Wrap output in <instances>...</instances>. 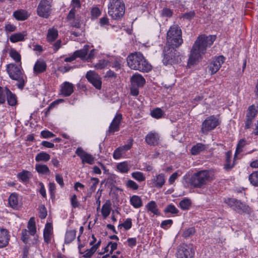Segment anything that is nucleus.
<instances>
[{
  "label": "nucleus",
  "mask_w": 258,
  "mask_h": 258,
  "mask_svg": "<svg viewBox=\"0 0 258 258\" xmlns=\"http://www.w3.org/2000/svg\"><path fill=\"white\" fill-rule=\"evenodd\" d=\"M237 204V208H235V211L238 213H242L247 211L248 207L245 204L241 202L240 201H238Z\"/></svg>",
  "instance_id": "de8ad7c7"
},
{
  "label": "nucleus",
  "mask_w": 258,
  "mask_h": 258,
  "mask_svg": "<svg viewBox=\"0 0 258 258\" xmlns=\"http://www.w3.org/2000/svg\"><path fill=\"white\" fill-rule=\"evenodd\" d=\"M122 119V115L120 113H117L111 123L108 131V134H113L115 132L119 130L120 122Z\"/></svg>",
  "instance_id": "dca6fc26"
},
{
  "label": "nucleus",
  "mask_w": 258,
  "mask_h": 258,
  "mask_svg": "<svg viewBox=\"0 0 258 258\" xmlns=\"http://www.w3.org/2000/svg\"><path fill=\"white\" fill-rule=\"evenodd\" d=\"M131 204L135 208H139L142 206V201L140 197L134 195L130 198Z\"/></svg>",
  "instance_id": "c756f323"
},
{
  "label": "nucleus",
  "mask_w": 258,
  "mask_h": 258,
  "mask_svg": "<svg viewBox=\"0 0 258 258\" xmlns=\"http://www.w3.org/2000/svg\"><path fill=\"white\" fill-rule=\"evenodd\" d=\"M176 47L166 46L163 52V62L164 64L178 63L181 61L180 53L175 49Z\"/></svg>",
  "instance_id": "0eeeda50"
},
{
  "label": "nucleus",
  "mask_w": 258,
  "mask_h": 258,
  "mask_svg": "<svg viewBox=\"0 0 258 258\" xmlns=\"http://www.w3.org/2000/svg\"><path fill=\"white\" fill-rule=\"evenodd\" d=\"M195 15L196 13L194 11H190L189 12L184 13L182 17L183 19L190 20L192 19L195 16Z\"/></svg>",
  "instance_id": "0e129e2a"
},
{
  "label": "nucleus",
  "mask_w": 258,
  "mask_h": 258,
  "mask_svg": "<svg viewBox=\"0 0 258 258\" xmlns=\"http://www.w3.org/2000/svg\"><path fill=\"white\" fill-rule=\"evenodd\" d=\"M132 176L136 180L142 182L145 180V177L142 172L136 171L132 173Z\"/></svg>",
  "instance_id": "09e8293b"
},
{
  "label": "nucleus",
  "mask_w": 258,
  "mask_h": 258,
  "mask_svg": "<svg viewBox=\"0 0 258 258\" xmlns=\"http://www.w3.org/2000/svg\"><path fill=\"white\" fill-rule=\"evenodd\" d=\"M257 112L258 110L254 105L252 104L248 107L246 115L245 128L250 127L251 124L256 116Z\"/></svg>",
  "instance_id": "ddd939ff"
},
{
  "label": "nucleus",
  "mask_w": 258,
  "mask_h": 258,
  "mask_svg": "<svg viewBox=\"0 0 258 258\" xmlns=\"http://www.w3.org/2000/svg\"><path fill=\"white\" fill-rule=\"evenodd\" d=\"M165 213H170L173 214H176L178 213V210L173 205H169L164 209Z\"/></svg>",
  "instance_id": "3c124183"
},
{
  "label": "nucleus",
  "mask_w": 258,
  "mask_h": 258,
  "mask_svg": "<svg viewBox=\"0 0 258 258\" xmlns=\"http://www.w3.org/2000/svg\"><path fill=\"white\" fill-rule=\"evenodd\" d=\"M58 37V31L55 28H51L48 30L47 34V41L49 43L53 42Z\"/></svg>",
  "instance_id": "cd10ccee"
},
{
  "label": "nucleus",
  "mask_w": 258,
  "mask_h": 258,
  "mask_svg": "<svg viewBox=\"0 0 258 258\" xmlns=\"http://www.w3.org/2000/svg\"><path fill=\"white\" fill-rule=\"evenodd\" d=\"M117 169L122 173H127L130 167L126 162H122L117 164Z\"/></svg>",
  "instance_id": "58836bf2"
},
{
  "label": "nucleus",
  "mask_w": 258,
  "mask_h": 258,
  "mask_svg": "<svg viewBox=\"0 0 258 258\" xmlns=\"http://www.w3.org/2000/svg\"><path fill=\"white\" fill-rule=\"evenodd\" d=\"M146 208L148 211L151 212L154 214L156 215H159L157 204L154 201H152L148 203L146 205Z\"/></svg>",
  "instance_id": "e433bc0d"
},
{
  "label": "nucleus",
  "mask_w": 258,
  "mask_h": 258,
  "mask_svg": "<svg viewBox=\"0 0 258 258\" xmlns=\"http://www.w3.org/2000/svg\"><path fill=\"white\" fill-rule=\"evenodd\" d=\"M225 61V57L220 55L214 59L209 65V71L212 75L216 74Z\"/></svg>",
  "instance_id": "2eb2a0df"
},
{
  "label": "nucleus",
  "mask_w": 258,
  "mask_h": 258,
  "mask_svg": "<svg viewBox=\"0 0 258 258\" xmlns=\"http://www.w3.org/2000/svg\"><path fill=\"white\" fill-rule=\"evenodd\" d=\"M74 92V86L72 83L65 82L61 85V93L65 96H70Z\"/></svg>",
  "instance_id": "aec40b11"
},
{
  "label": "nucleus",
  "mask_w": 258,
  "mask_h": 258,
  "mask_svg": "<svg viewBox=\"0 0 258 258\" xmlns=\"http://www.w3.org/2000/svg\"><path fill=\"white\" fill-rule=\"evenodd\" d=\"M154 186L157 188H161L165 182L164 174L161 173L155 176L152 179Z\"/></svg>",
  "instance_id": "393cba45"
},
{
  "label": "nucleus",
  "mask_w": 258,
  "mask_h": 258,
  "mask_svg": "<svg viewBox=\"0 0 258 258\" xmlns=\"http://www.w3.org/2000/svg\"><path fill=\"white\" fill-rule=\"evenodd\" d=\"M52 0H41L37 8V15L44 18H48L51 12Z\"/></svg>",
  "instance_id": "6e6552de"
},
{
  "label": "nucleus",
  "mask_w": 258,
  "mask_h": 258,
  "mask_svg": "<svg viewBox=\"0 0 258 258\" xmlns=\"http://www.w3.org/2000/svg\"><path fill=\"white\" fill-rule=\"evenodd\" d=\"M172 224L173 221L172 220H166L161 222L160 226L164 229H167L172 225Z\"/></svg>",
  "instance_id": "4d7b16f0"
},
{
  "label": "nucleus",
  "mask_w": 258,
  "mask_h": 258,
  "mask_svg": "<svg viewBox=\"0 0 258 258\" xmlns=\"http://www.w3.org/2000/svg\"><path fill=\"white\" fill-rule=\"evenodd\" d=\"M18 198L16 194H12L9 198V203L10 206L15 209L18 206Z\"/></svg>",
  "instance_id": "c03bdc74"
},
{
  "label": "nucleus",
  "mask_w": 258,
  "mask_h": 258,
  "mask_svg": "<svg viewBox=\"0 0 258 258\" xmlns=\"http://www.w3.org/2000/svg\"><path fill=\"white\" fill-rule=\"evenodd\" d=\"M125 7L120 0H110L108 14L114 20H120L124 15Z\"/></svg>",
  "instance_id": "423d86ee"
},
{
  "label": "nucleus",
  "mask_w": 258,
  "mask_h": 258,
  "mask_svg": "<svg viewBox=\"0 0 258 258\" xmlns=\"http://www.w3.org/2000/svg\"><path fill=\"white\" fill-rule=\"evenodd\" d=\"M194 254L192 245L184 244L179 246L176 253L177 258H192Z\"/></svg>",
  "instance_id": "9d476101"
},
{
  "label": "nucleus",
  "mask_w": 258,
  "mask_h": 258,
  "mask_svg": "<svg viewBox=\"0 0 258 258\" xmlns=\"http://www.w3.org/2000/svg\"><path fill=\"white\" fill-rule=\"evenodd\" d=\"M161 15L164 17H171L173 15V12L169 8H164L161 11Z\"/></svg>",
  "instance_id": "6e6d98bb"
},
{
  "label": "nucleus",
  "mask_w": 258,
  "mask_h": 258,
  "mask_svg": "<svg viewBox=\"0 0 258 258\" xmlns=\"http://www.w3.org/2000/svg\"><path fill=\"white\" fill-rule=\"evenodd\" d=\"M39 217L41 219H44L46 218L47 213L46 208L44 205H41L39 207Z\"/></svg>",
  "instance_id": "5fc2aeb1"
},
{
  "label": "nucleus",
  "mask_w": 258,
  "mask_h": 258,
  "mask_svg": "<svg viewBox=\"0 0 258 258\" xmlns=\"http://www.w3.org/2000/svg\"><path fill=\"white\" fill-rule=\"evenodd\" d=\"M215 39V35H199L190 49L187 65L189 67L194 66L201 60L207 48L211 47Z\"/></svg>",
  "instance_id": "f257e3e1"
},
{
  "label": "nucleus",
  "mask_w": 258,
  "mask_h": 258,
  "mask_svg": "<svg viewBox=\"0 0 258 258\" xmlns=\"http://www.w3.org/2000/svg\"><path fill=\"white\" fill-rule=\"evenodd\" d=\"M99 24L101 27L108 26L109 25L108 18L106 16L100 18L99 20Z\"/></svg>",
  "instance_id": "e2e57ef3"
},
{
  "label": "nucleus",
  "mask_w": 258,
  "mask_h": 258,
  "mask_svg": "<svg viewBox=\"0 0 258 258\" xmlns=\"http://www.w3.org/2000/svg\"><path fill=\"white\" fill-rule=\"evenodd\" d=\"M183 43L182 31L178 25L170 27L167 33V46L178 47Z\"/></svg>",
  "instance_id": "39448f33"
},
{
  "label": "nucleus",
  "mask_w": 258,
  "mask_h": 258,
  "mask_svg": "<svg viewBox=\"0 0 258 258\" xmlns=\"http://www.w3.org/2000/svg\"><path fill=\"white\" fill-rule=\"evenodd\" d=\"M41 135L43 138H52L55 135L51 132L48 131H43L41 133Z\"/></svg>",
  "instance_id": "69168bd1"
},
{
  "label": "nucleus",
  "mask_w": 258,
  "mask_h": 258,
  "mask_svg": "<svg viewBox=\"0 0 258 258\" xmlns=\"http://www.w3.org/2000/svg\"><path fill=\"white\" fill-rule=\"evenodd\" d=\"M13 16L18 21H24L28 19L30 15L25 10L20 9L15 11Z\"/></svg>",
  "instance_id": "b1692460"
},
{
  "label": "nucleus",
  "mask_w": 258,
  "mask_h": 258,
  "mask_svg": "<svg viewBox=\"0 0 258 258\" xmlns=\"http://www.w3.org/2000/svg\"><path fill=\"white\" fill-rule=\"evenodd\" d=\"M245 145H246V141L245 140L241 139L239 141V142L237 145V148L236 149L235 156H234V159L236 158V157L237 154H239L240 152H242V148L245 146Z\"/></svg>",
  "instance_id": "8fccbe9b"
},
{
  "label": "nucleus",
  "mask_w": 258,
  "mask_h": 258,
  "mask_svg": "<svg viewBox=\"0 0 258 258\" xmlns=\"http://www.w3.org/2000/svg\"><path fill=\"white\" fill-rule=\"evenodd\" d=\"M238 200L232 198H228L225 200V203L229 206L230 207L233 208L234 206L235 203L238 202Z\"/></svg>",
  "instance_id": "338daca9"
},
{
  "label": "nucleus",
  "mask_w": 258,
  "mask_h": 258,
  "mask_svg": "<svg viewBox=\"0 0 258 258\" xmlns=\"http://www.w3.org/2000/svg\"><path fill=\"white\" fill-rule=\"evenodd\" d=\"M125 186L131 189L137 190L139 188V185L133 180L128 179L125 183Z\"/></svg>",
  "instance_id": "603ef678"
},
{
  "label": "nucleus",
  "mask_w": 258,
  "mask_h": 258,
  "mask_svg": "<svg viewBox=\"0 0 258 258\" xmlns=\"http://www.w3.org/2000/svg\"><path fill=\"white\" fill-rule=\"evenodd\" d=\"M101 14V11L99 8L93 7L91 10V19L95 20L98 18Z\"/></svg>",
  "instance_id": "49530a36"
},
{
  "label": "nucleus",
  "mask_w": 258,
  "mask_h": 258,
  "mask_svg": "<svg viewBox=\"0 0 258 258\" xmlns=\"http://www.w3.org/2000/svg\"><path fill=\"white\" fill-rule=\"evenodd\" d=\"M10 56L16 62H20L21 64V56L20 54L15 49H11L9 52Z\"/></svg>",
  "instance_id": "a19ab883"
},
{
  "label": "nucleus",
  "mask_w": 258,
  "mask_h": 258,
  "mask_svg": "<svg viewBox=\"0 0 258 258\" xmlns=\"http://www.w3.org/2000/svg\"><path fill=\"white\" fill-rule=\"evenodd\" d=\"M6 94L7 95L8 103L10 106H15L17 104V98L16 95L7 88H6Z\"/></svg>",
  "instance_id": "a878e982"
},
{
  "label": "nucleus",
  "mask_w": 258,
  "mask_h": 258,
  "mask_svg": "<svg viewBox=\"0 0 258 258\" xmlns=\"http://www.w3.org/2000/svg\"><path fill=\"white\" fill-rule=\"evenodd\" d=\"M231 157L232 152L231 151L227 152L226 153L225 163L224 165V168L227 171H230L235 165V162L234 161L235 158H234V160L232 162Z\"/></svg>",
  "instance_id": "5701e85b"
},
{
  "label": "nucleus",
  "mask_w": 258,
  "mask_h": 258,
  "mask_svg": "<svg viewBox=\"0 0 258 258\" xmlns=\"http://www.w3.org/2000/svg\"><path fill=\"white\" fill-rule=\"evenodd\" d=\"M210 173L207 170H201L192 175L185 174L183 179L188 186L204 188L210 181Z\"/></svg>",
  "instance_id": "f03ea898"
},
{
  "label": "nucleus",
  "mask_w": 258,
  "mask_h": 258,
  "mask_svg": "<svg viewBox=\"0 0 258 258\" xmlns=\"http://www.w3.org/2000/svg\"><path fill=\"white\" fill-rule=\"evenodd\" d=\"M128 66L132 70L142 72H148L152 66L140 52L130 54L126 58Z\"/></svg>",
  "instance_id": "7ed1b4c3"
},
{
  "label": "nucleus",
  "mask_w": 258,
  "mask_h": 258,
  "mask_svg": "<svg viewBox=\"0 0 258 258\" xmlns=\"http://www.w3.org/2000/svg\"><path fill=\"white\" fill-rule=\"evenodd\" d=\"M31 175L32 174L30 171L23 170L22 172L19 173L17 176L23 182H26L28 181Z\"/></svg>",
  "instance_id": "c9c22d12"
},
{
  "label": "nucleus",
  "mask_w": 258,
  "mask_h": 258,
  "mask_svg": "<svg viewBox=\"0 0 258 258\" xmlns=\"http://www.w3.org/2000/svg\"><path fill=\"white\" fill-rule=\"evenodd\" d=\"M111 209V203L110 200H107L102 206L101 213L104 218L106 219L110 214Z\"/></svg>",
  "instance_id": "bb28decb"
},
{
  "label": "nucleus",
  "mask_w": 258,
  "mask_h": 258,
  "mask_svg": "<svg viewBox=\"0 0 258 258\" xmlns=\"http://www.w3.org/2000/svg\"><path fill=\"white\" fill-rule=\"evenodd\" d=\"M96 250L95 247L93 246L90 249L85 251L83 256L86 258H90Z\"/></svg>",
  "instance_id": "052dcab7"
},
{
  "label": "nucleus",
  "mask_w": 258,
  "mask_h": 258,
  "mask_svg": "<svg viewBox=\"0 0 258 258\" xmlns=\"http://www.w3.org/2000/svg\"><path fill=\"white\" fill-rule=\"evenodd\" d=\"M29 231L26 229H23L22 231V236L21 239L25 243H27L28 242L29 239Z\"/></svg>",
  "instance_id": "bf43d9fd"
},
{
  "label": "nucleus",
  "mask_w": 258,
  "mask_h": 258,
  "mask_svg": "<svg viewBox=\"0 0 258 258\" xmlns=\"http://www.w3.org/2000/svg\"><path fill=\"white\" fill-rule=\"evenodd\" d=\"M108 64L107 60L102 59L98 61L95 64L93 63V67L96 70H101L104 69Z\"/></svg>",
  "instance_id": "37998d69"
},
{
  "label": "nucleus",
  "mask_w": 258,
  "mask_h": 258,
  "mask_svg": "<svg viewBox=\"0 0 258 258\" xmlns=\"http://www.w3.org/2000/svg\"><path fill=\"white\" fill-rule=\"evenodd\" d=\"M191 204V201L188 199L185 198L180 202L179 206L182 210H187L189 209Z\"/></svg>",
  "instance_id": "79ce46f5"
},
{
  "label": "nucleus",
  "mask_w": 258,
  "mask_h": 258,
  "mask_svg": "<svg viewBox=\"0 0 258 258\" xmlns=\"http://www.w3.org/2000/svg\"><path fill=\"white\" fill-rule=\"evenodd\" d=\"M75 153L81 158L82 163L92 165L94 163L95 158L91 154L85 152L81 147H78Z\"/></svg>",
  "instance_id": "f8f14e48"
},
{
  "label": "nucleus",
  "mask_w": 258,
  "mask_h": 258,
  "mask_svg": "<svg viewBox=\"0 0 258 258\" xmlns=\"http://www.w3.org/2000/svg\"><path fill=\"white\" fill-rule=\"evenodd\" d=\"M250 183L254 186H258V170L253 171L248 176Z\"/></svg>",
  "instance_id": "4c0bfd02"
},
{
  "label": "nucleus",
  "mask_w": 258,
  "mask_h": 258,
  "mask_svg": "<svg viewBox=\"0 0 258 258\" xmlns=\"http://www.w3.org/2000/svg\"><path fill=\"white\" fill-rule=\"evenodd\" d=\"M26 35L25 32L22 33H18L12 34L10 38V40L12 42L15 43L24 40V37Z\"/></svg>",
  "instance_id": "7c9ffc66"
},
{
  "label": "nucleus",
  "mask_w": 258,
  "mask_h": 258,
  "mask_svg": "<svg viewBox=\"0 0 258 258\" xmlns=\"http://www.w3.org/2000/svg\"><path fill=\"white\" fill-rule=\"evenodd\" d=\"M132 85L142 87L146 83L145 79L139 74H135L131 78Z\"/></svg>",
  "instance_id": "412c9836"
},
{
  "label": "nucleus",
  "mask_w": 258,
  "mask_h": 258,
  "mask_svg": "<svg viewBox=\"0 0 258 258\" xmlns=\"http://www.w3.org/2000/svg\"><path fill=\"white\" fill-rule=\"evenodd\" d=\"M6 88L4 89L2 87L0 86V103L3 104L5 102L6 98Z\"/></svg>",
  "instance_id": "680f3d73"
},
{
  "label": "nucleus",
  "mask_w": 258,
  "mask_h": 258,
  "mask_svg": "<svg viewBox=\"0 0 258 258\" xmlns=\"http://www.w3.org/2000/svg\"><path fill=\"white\" fill-rule=\"evenodd\" d=\"M27 227L29 229V233L30 235L33 236L36 232L35 223L33 218H31L28 223Z\"/></svg>",
  "instance_id": "ea45409f"
},
{
  "label": "nucleus",
  "mask_w": 258,
  "mask_h": 258,
  "mask_svg": "<svg viewBox=\"0 0 258 258\" xmlns=\"http://www.w3.org/2000/svg\"><path fill=\"white\" fill-rule=\"evenodd\" d=\"M10 240L9 231L5 228H0V248L6 246Z\"/></svg>",
  "instance_id": "6ab92c4d"
},
{
  "label": "nucleus",
  "mask_w": 258,
  "mask_h": 258,
  "mask_svg": "<svg viewBox=\"0 0 258 258\" xmlns=\"http://www.w3.org/2000/svg\"><path fill=\"white\" fill-rule=\"evenodd\" d=\"M46 64L43 60H37L35 62L34 67V73L36 75L44 72L46 69Z\"/></svg>",
  "instance_id": "4be33fe9"
},
{
  "label": "nucleus",
  "mask_w": 258,
  "mask_h": 258,
  "mask_svg": "<svg viewBox=\"0 0 258 258\" xmlns=\"http://www.w3.org/2000/svg\"><path fill=\"white\" fill-rule=\"evenodd\" d=\"M132 140L127 144L124 145L121 147H119L115 150L113 157L115 159H118L120 158L122 155L124 154L127 151L129 150L132 147Z\"/></svg>",
  "instance_id": "a211bd4d"
},
{
  "label": "nucleus",
  "mask_w": 258,
  "mask_h": 258,
  "mask_svg": "<svg viewBox=\"0 0 258 258\" xmlns=\"http://www.w3.org/2000/svg\"><path fill=\"white\" fill-rule=\"evenodd\" d=\"M76 231L75 230H68L66 232L64 242L66 244L71 243L75 238Z\"/></svg>",
  "instance_id": "2f4dec72"
},
{
  "label": "nucleus",
  "mask_w": 258,
  "mask_h": 258,
  "mask_svg": "<svg viewBox=\"0 0 258 258\" xmlns=\"http://www.w3.org/2000/svg\"><path fill=\"white\" fill-rule=\"evenodd\" d=\"M53 236V227L52 224L47 223L43 230V238L44 242L47 244L50 243Z\"/></svg>",
  "instance_id": "f3484780"
},
{
  "label": "nucleus",
  "mask_w": 258,
  "mask_h": 258,
  "mask_svg": "<svg viewBox=\"0 0 258 258\" xmlns=\"http://www.w3.org/2000/svg\"><path fill=\"white\" fill-rule=\"evenodd\" d=\"M164 112L160 108H156L153 109L151 112V115L155 118L159 119L161 118L164 115Z\"/></svg>",
  "instance_id": "a18cd8bd"
},
{
  "label": "nucleus",
  "mask_w": 258,
  "mask_h": 258,
  "mask_svg": "<svg viewBox=\"0 0 258 258\" xmlns=\"http://www.w3.org/2000/svg\"><path fill=\"white\" fill-rule=\"evenodd\" d=\"M7 72L11 79L18 81L17 86L22 89L25 85L26 77L22 72L21 64L17 66L15 63H10L7 66Z\"/></svg>",
  "instance_id": "20e7f679"
},
{
  "label": "nucleus",
  "mask_w": 258,
  "mask_h": 258,
  "mask_svg": "<svg viewBox=\"0 0 258 258\" xmlns=\"http://www.w3.org/2000/svg\"><path fill=\"white\" fill-rule=\"evenodd\" d=\"M5 28V30L7 32H14L16 30V27L13 24H8L6 25Z\"/></svg>",
  "instance_id": "774afa93"
},
{
  "label": "nucleus",
  "mask_w": 258,
  "mask_h": 258,
  "mask_svg": "<svg viewBox=\"0 0 258 258\" xmlns=\"http://www.w3.org/2000/svg\"><path fill=\"white\" fill-rule=\"evenodd\" d=\"M218 124V119L214 115H211L203 122L201 125V133L204 135H207L209 132L215 128Z\"/></svg>",
  "instance_id": "1a4fd4ad"
},
{
  "label": "nucleus",
  "mask_w": 258,
  "mask_h": 258,
  "mask_svg": "<svg viewBox=\"0 0 258 258\" xmlns=\"http://www.w3.org/2000/svg\"><path fill=\"white\" fill-rule=\"evenodd\" d=\"M145 141L148 145L156 146L160 144L161 138L157 132L151 131L146 136Z\"/></svg>",
  "instance_id": "9b49d317"
},
{
  "label": "nucleus",
  "mask_w": 258,
  "mask_h": 258,
  "mask_svg": "<svg viewBox=\"0 0 258 258\" xmlns=\"http://www.w3.org/2000/svg\"><path fill=\"white\" fill-rule=\"evenodd\" d=\"M89 46L86 45L82 49L75 51L74 53L76 58L80 57L83 59H86L87 54L89 52Z\"/></svg>",
  "instance_id": "c85d7f7f"
},
{
  "label": "nucleus",
  "mask_w": 258,
  "mask_h": 258,
  "mask_svg": "<svg viewBox=\"0 0 258 258\" xmlns=\"http://www.w3.org/2000/svg\"><path fill=\"white\" fill-rule=\"evenodd\" d=\"M86 78L96 89H100L102 81L99 76L94 71H90L86 74Z\"/></svg>",
  "instance_id": "4468645a"
},
{
  "label": "nucleus",
  "mask_w": 258,
  "mask_h": 258,
  "mask_svg": "<svg viewBox=\"0 0 258 258\" xmlns=\"http://www.w3.org/2000/svg\"><path fill=\"white\" fill-rule=\"evenodd\" d=\"M195 233V228L193 227H191V228H188L187 229L185 230L183 232V233L182 234V236L184 238H187V237H189L193 235Z\"/></svg>",
  "instance_id": "13d9d810"
},
{
  "label": "nucleus",
  "mask_w": 258,
  "mask_h": 258,
  "mask_svg": "<svg viewBox=\"0 0 258 258\" xmlns=\"http://www.w3.org/2000/svg\"><path fill=\"white\" fill-rule=\"evenodd\" d=\"M132 226V219L128 218L122 224H119L118 227H123L126 230H129Z\"/></svg>",
  "instance_id": "864d4df0"
},
{
  "label": "nucleus",
  "mask_w": 258,
  "mask_h": 258,
  "mask_svg": "<svg viewBox=\"0 0 258 258\" xmlns=\"http://www.w3.org/2000/svg\"><path fill=\"white\" fill-rule=\"evenodd\" d=\"M50 158V155L46 152H41L37 154L35 157V160L37 162H47L49 160Z\"/></svg>",
  "instance_id": "72a5a7b5"
},
{
  "label": "nucleus",
  "mask_w": 258,
  "mask_h": 258,
  "mask_svg": "<svg viewBox=\"0 0 258 258\" xmlns=\"http://www.w3.org/2000/svg\"><path fill=\"white\" fill-rule=\"evenodd\" d=\"M35 169L39 173L43 174H49L50 173V170L48 167L44 164H36Z\"/></svg>",
  "instance_id": "f704fd0d"
},
{
  "label": "nucleus",
  "mask_w": 258,
  "mask_h": 258,
  "mask_svg": "<svg viewBox=\"0 0 258 258\" xmlns=\"http://www.w3.org/2000/svg\"><path fill=\"white\" fill-rule=\"evenodd\" d=\"M205 149L206 146L204 144L198 143L191 148L190 151L192 155H196L205 150Z\"/></svg>",
  "instance_id": "473e14b6"
}]
</instances>
